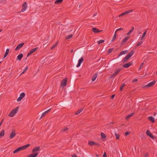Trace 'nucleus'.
Wrapping results in <instances>:
<instances>
[{"label": "nucleus", "mask_w": 157, "mask_h": 157, "mask_svg": "<svg viewBox=\"0 0 157 157\" xmlns=\"http://www.w3.org/2000/svg\"><path fill=\"white\" fill-rule=\"evenodd\" d=\"M19 107H17L13 109L9 114L8 116L10 117H13L17 113V111H18Z\"/></svg>", "instance_id": "obj_1"}, {"label": "nucleus", "mask_w": 157, "mask_h": 157, "mask_svg": "<svg viewBox=\"0 0 157 157\" xmlns=\"http://www.w3.org/2000/svg\"><path fill=\"white\" fill-rule=\"evenodd\" d=\"M67 81L68 78H65L63 79L61 81L60 87L63 88L67 86Z\"/></svg>", "instance_id": "obj_2"}, {"label": "nucleus", "mask_w": 157, "mask_h": 157, "mask_svg": "<svg viewBox=\"0 0 157 157\" xmlns=\"http://www.w3.org/2000/svg\"><path fill=\"white\" fill-rule=\"evenodd\" d=\"M156 82V81L154 80L153 81L150 82L147 85L144 86L142 88L151 87L154 85L155 83Z\"/></svg>", "instance_id": "obj_3"}, {"label": "nucleus", "mask_w": 157, "mask_h": 157, "mask_svg": "<svg viewBox=\"0 0 157 157\" xmlns=\"http://www.w3.org/2000/svg\"><path fill=\"white\" fill-rule=\"evenodd\" d=\"M38 47H36L31 49L28 54L27 56V57H29L32 54L37 51L38 49Z\"/></svg>", "instance_id": "obj_4"}, {"label": "nucleus", "mask_w": 157, "mask_h": 157, "mask_svg": "<svg viewBox=\"0 0 157 157\" xmlns=\"http://www.w3.org/2000/svg\"><path fill=\"white\" fill-rule=\"evenodd\" d=\"M25 95V94L24 93H22L20 94V96L17 98V101H20L23 98Z\"/></svg>", "instance_id": "obj_5"}, {"label": "nucleus", "mask_w": 157, "mask_h": 157, "mask_svg": "<svg viewBox=\"0 0 157 157\" xmlns=\"http://www.w3.org/2000/svg\"><path fill=\"white\" fill-rule=\"evenodd\" d=\"M24 43H21L20 44H19L18 45H17L16 48L15 49V51H17L20 49L24 45Z\"/></svg>", "instance_id": "obj_6"}, {"label": "nucleus", "mask_w": 157, "mask_h": 157, "mask_svg": "<svg viewBox=\"0 0 157 157\" xmlns=\"http://www.w3.org/2000/svg\"><path fill=\"white\" fill-rule=\"evenodd\" d=\"M147 135L149 136L151 138L154 139V136L151 133L149 130H147L146 132Z\"/></svg>", "instance_id": "obj_7"}, {"label": "nucleus", "mask_w": 157, "mask_h": 157, "mask_svg": "<svg viewBox=\"0 0 157 157\" xmlns=\"http://www.w3.org/2000/svg\"><path fill=\"white\" fill-rule=\"evenodd\" d=\"M132 63H133L132 62H128L124 64L123 66V67L125 68H128L132 65Z\"/></svg>", "instance_id": "obj_8"}, {"label": "nucleus", "mask_w": 157, "mask_h": 157, "mask_svg": "<svg viewBox=\"0 0 157 157\" xmlns=\"http://www.w3.org/2000/svg\"><path fill=\"white\" fill-rule=\"evenodd\" d=\"M27 3L25 2L22 5V8L21 10V11L22 12L25 11L27 8Z\"/></svg>", "instance_id": "obj_9"}, {"label": "nucleus", "mask_w": 157, "mask_h": 157, "mask_svg": "<svg viewBox=\"0 0 157 157\" xmlns=\"http://www.w3.org/2000/svg\"><path fill=\"white\" fill-rule=\"evenodd\" d=\"M84 60V59L82 57L80 59H79L78 61V64L77 65L76 67H79L81 63L83 62Z\"/></svg>", "instance_id": "obj_10"}, {"label": "nucleus", "mask_w": 157, "mask_h": 157, "mask_svg": "<svg viewBox=\"0 0 157 157\" xmlns=\"http://www.w3.org/2000/svg\"><path fill=\"white\" fill-rule=\"evenodd\" d=\"M38 154V152H36L34 153H32L31 154L27 155L28 157H36Z\"/></svg>", "instance_id": "obj_11"}, {"label": "nucleus", "mask_w": 157, "mask_h": 157, "mask_svg": "<svg viewBox=\"0 0 157 157\" xmlns=\"http://www.w3.org/2000/svg\"><path fill=\"white\" fill-rule=\"evenodd\" d=\"M16 135V134L15 133V131H13L10 135V139H12Z\"/></svg>", "instance_id": "obj_12"}, {"label": "nucleus", "mask_w": 157, "mask_h": 157, "mask_svg": "<svg viewBox=\"0 0 157 157\" xmlns=\"http://www.w3.org/2000/svg\"><path fill=\"white\" fill-rule=\"evenodd\" d=\"M92 31L94 33H97L101 32L102 30H100L95 28H93L92 29Z\"/></svg>", "instance_id": "obj_13"}, {"label": "nucleus", "mask_w": 157, "mask_h": 157, "mask_svg": "<svg viewBox=\"0 0 157 157\" xmlns=\"http://www.w3.org/2000/svg\"><path fill=\"white\" fill-rule=\"evenodd\" d=\"M134 53V51L133 50H132L127 55V56L129 58H131L132 56L133 55Z\"/></svg>", "instance_id": "obj_14"}, {"label": "nucleus", "mask_w": 157, "mask_h": 157, "mask_svg": "<svg viewBox=\"0 0 157 157\" xmlns=\"http://www.w3.org/2000/svg\"><path fill=\"white\" fill-rule=\"evenodd\" d=\"M128 52V51L126 50H124L123 51H122V52H121L120 53H119V54L118 55L117 57H119L120 56L127 53Z\"/></svg>", "instance_id": "obj_15"}, {"label": "nucleus", "mask_w": 157, "mask_h": 157, "mask_svg": "<svg viewBox=\"0 0 157 157\" xmlns=\"http://www.w3.org/2000/svg\"><path fill=\"white\" fill-rule=\"evenodd\" d=\"M40 147L39 146L36 147L33 149L32 152L33 153L35 152H37V151H39L40 150Z\"/></svg>", "instance_id": "obj_16"}, {"label": "nucleus", "mask_w": 157, "mask_h": 157, "mask_svg": "<svg viewBox=\"0 0 157 157\" xmlns=\"http://www.w3.org/2000/svg\"><path fill=\"white\" fill-rule=\"evenodd\" d=\"M129 59V58L126 56L122 59V61L123 63L126 62L128 61Z\"/></svg>", "instance_id": "obj_17"}, {"label": "nucleus", "mask_w": 157, "mask_h": 157, "mask_svg": "<svg viewBox=\"0 0 157 157\" xmlns=\"http://www.w3.org/2000/svg\"><path fill=\"white\" fill-rule=\"evenodd\" d=\"M129 36H126L122 41L121 42V44H123L124 43L126 42L127 41V40L129 39Z\"/></svg>", "instance_id": "obj_18"}, {"label": "nucleus", "mask_w": 157, "mask_h": 157, "mask_svg": "<svg viewBox=\"0 0 157 157\" xmlns=\"http://www.w3.org/2000/svg\"><path fill=\"white\" fill-rule=\"evenodd\" d=\"M148 120L152 123H154L155 121L154 118L152 116H150L148 118Z\"/></svg>", "instance_id": "obj_19"}, {"label": "nucleus", "mask_w": 157, "mask_h": 157, "mask_svg": "<svg viewBox=\"0 0 157 157\" xmlns=\"http://www.w3.org/2000/svg\"><path fill=\"white\" fill-rule=\"evenodd\" d=\"M98 74V73H96L93 75L92 78V81L93 82H94L95 80L97 78Z\"/></svg>", "instance_id": "obj_20"}, {"label": "nucleus", "mask_w": 157, "mask_h": 157, "mask_svg": "<svg viewBox=\"0 0 157 157\" xmlns=\"http://www.w3.org/2000/svg\"><path fill=\"white\" fill-rule=\"evenodd\" d=\"M134 114V113H132L128 115V116L126 117L125 118L126 120H128L130 117L133 116Z\"/></svg>", "instance_id": "obj_21"}, {"label": "nucleus", "mask_w": 157, "mask_h": 157, "mask_svg": "<svg viewBox=\"0 0 157 157\" xmlns=\"http://www.w3.org/2000/svg\"><path fill=\"white\" fill-rule=\"evenodd\" d=\"M23 55L21 53L17 57V59L19 60H21L23 57Z\"/></svg>", "instance_id": "obj_22"}, {"label": "nucleus", "mask_w": 157, "mask_h": 157, "mask_svg": "<svg viewBox=\"0 0 157 157\" xmlns=\"http://www.w3.org/2000/svg\"><path fill=\"white\" fill-rule=\"evenodd\" d=\"M88 144L89 146H93L95 144V142L94 141H90L88 142Z\"/></svg>", "instance_id": "obj_23"}, {"label": "nucleus", "mask_w": 157, "mask_h": 157, "mask_svg": "<svg viewBox=\"0 0 157 157\" xmlns=\"http://www.w3.org/2000/svg\"><path fill=\"white\" fill-rule=\"evenodd\" d=\"M30 145V144H27L22 146L21 147L22 150H24L27 147H28Z\"/></svg>", "instance_id": "obj_24"}, {"label": "nucleus", "mask_w": 157, "mask_h": 157, "mask_svg": "<svg viewBox=\"0 0 157 157\" xmlns=\"http://www.w3.org/2000/svg\"><path fill=\"white\" fill-rule=\"evenodd\" d=\"M21 150H21V147H18L17 149H16V150H15L13 151V153L14 154H15Z\"/></svg>", "instance_id": "obj_25"}, {"label": "nucleus", "mask_w": 157, "mask_h": 157, "mask_svg": "<svg viewBox=\"0 0 157 157\" xmlns=\"http://www.w3.org/2000/svg\"><path fill=\"white\" fill-rule=\"evenodd\" d=\"M83 108H82L78 110L75 113V114L77 115L79 114L80 113H81L82 110H83Z\"/></svg>", "instance_id": "obj_26"}, {"label": "nucleus", "mask_w": 157, "mask_h": 157, "mask_svg": "<svg viewBox=\"0 0 157 157\" xmlns=\"http://www.w3.org/2000/svg\"><path fill=\"white\" fill-rule=\"evenodd\" d=\"M63 0H56L55 2V4H59L61 3Z\"/></svg>", "instance_id": "obj_27"}, {"label": "nucleus", "mask_w": 157, "mask_h": 157, "mask_svg": "<svg viewBox=\"0 0 157 157\" xmlns=\"http://www.w3.org/2000/svg\"><path fill=\"white\" fill-rule=\"evenodd\" d=\"M134 27L132 26V27L131 29H130V30L127 33V35H129L134 30Z\"/></svg>", "instance_id": "obj_28"}, {"label": "nucleus", "mask_w": 157, "mask_h": 157, "mask_svg": "<svg viewBox=\"0 0 157 157\" xmlns=\"http://www.w3.org/2000/svg\"><path fill=\"white\" fill-rule=\"evenodd\" d=\"M101 138L102 139H105L106 138V135L103 132L101 133Z\"/></svg>", "instance_id": "obj_29"}, {"label": "nucleus", "mask_w": 157, "mask_h": 157, "mask_svg": "<svg viewBox=\"0 0 157 157\" xmlns=\"http://www.w3.org/2000/svg\"><path fill=\"white\" fill-rule=\"evenodd\" d=\"M5 134V131L2 130L0 133V137H2L4 136Z\"/></svg>", "instance_id": "obj_30"}, {"label": "nucleus", "mask_w": 157, "mask_h": 157, "mask_svg": "<svg viewBox=\"0 0 157 157\" xmlns=\"http://www.w3.org/2000/svg\"><path fill=\"white\" fill-rule=\"evenodd\" d=\"M28 67H26L24 69L23 71L21 74L20 75H22L24 73H25L28 70Z\"/></svg>", "instance_id": "obj_31"}, {"label": "nucleus", "mask_w": 157, "mask_h": 157, "mask_svg": "<svg viewBox=\"0 0 157 157\" xmlns=\"http://www.w3.org/2000/svg\"><path fill=\"white\" fill-rule=\"evenodd\" d=\"M121 69H118L117 70H116L114 73L117 75L120 72Z\"/></svg>", "instance_id": "obj_32"}, {"label": "nucleus", "mask_w": 157, "mask_h": 157, "mask_svg": "<svg viewBox=\"0 0 157 157\" xmlns=\"http://www.w3.org/2000/svg\"><path fill=\"white\" fill-rule=\"evenodd\" d=\"M116 36H117V35H116V32H115L114 34L113 35V38H112V39L111 41H113L115 39L116 37Z\"/></svg>", "instance_id": "obj_33"}, {"label": "nucleus", "mask_w": 157, "mask_h": 157, "mask_svg": "<svg viewBox=\"0 0 157 157\" xmlns=\"http://www.w3.org/2000/svg\"><path fill=\"white\" fill-rule=\"evenodd\" d=\"M115 134L116 139L118 140L119 138L120 135L119 134H117L116 133H115Z\"/></svg>", "instance_id": "obj_34"}, {"label": "nucleus", "mask_w": 157, "mask_h": 157, "mask_svg": "<svg viewBox=\"0 0 157 157\" xmlns=\"http://www.w3.org/2000/svg\"><path fill=\"white\" fill-rule=\"evenodd\" d=\"M72 36H73V35H72V34L68 35L66 37V39H70L71 38Z\"/></svg>", "instance_id": "obj_35"}, {"label": "nucleus", "mask_w": 157, "mask_h": 157, "mask_svg": "<svg viewBox=\"0 0 157 157\" xmlns=\"http://www.w3.org/2000/svg\"><path fill=\"white\" fill-rule=\"evenodd\" d=\"M147 30H145L144 32V33L143 34V35H142V37H141L142 39L143 38H144V37L145 36L146 34V33H147Z\"/></svg>", "instance_id": "obj_36"}, {"label": "nucleus", "mask_w": 157, "mask_h": 157, "mask_svg": "<svg viewBox=\"0 0 157 157\" xmlns=\"http://www.w3.org/2000/svg\"><path fill=\"white\" fill-rule=\"evenodd\" d=\"M58 41H57L56 43L55 44L53 45V46L51 48V49H53L54 48H55L56 47L57 44H58Z\"/></svg>", "instance_id": "obj_37"}, {"label": "nucleus", "mask_w": 157, "mask_h": 157, "mask_svg": "<svg viewBox=\"0 0 157 157\" xmlns=\"http://www.w3.org/2000/svg\"><path fill=\"white\" fill-rule=\"evenodd\" d=\"M116 75V74H115L114 73H113L111 74V75H110V77H109V78H113V77H115Z\"/></svg>", "instance_id": "obj_38"}, {"label": "nucleus", "mask_w": 157, "mask_h": 157, "mask_svg": "<svg viewBox=\"0 0 157 157\" xmlns=\"http://www.w3.org/2000/svg\"><path fill=\"white\" fill-rule=\"evenodd\" d=\"M68 129V128H64L62 129L61 131L62 132H65Z\"/></svg>", "instance_id": "obj_39"}, {"label": "nucleus", "mask_w": 157, "mask_h": 157, "mask_svg": "<svg viewBox=\"0 0 157 157\" xmlns=\"http://www.w3.org/2000/svg\"><path fill=\"white\" fill-rule=\"evenodd\" d=\"M113 50V48H112L109 49V50L108 51V53L109 54L111 53L112 52V51Z\"/></svg>", "instance_id": "obj_40"}, {"label": "nucleus", "mask_w": 157, "mask_h": 157, "mask_svg": "<svg viewBox=\"0 0 157 157\" xmlns=\"http://www.w3.org/2000/svg\"><path fill=\"white\" fill-rule=\"evenodd\" d=\"M104 42V40H99L98 42V44H100L101 43H102Z\"/></svg>", "instance_id": "obj_41"}, {"label": "nucleus", "mask_w": 157, "mask_h": 157, "mask_svg": "<svg viewBox=\"0 0 157 157\" xmlns=\"http://www.w3.org/2000/svg\"><path fill=\"white\" fill-rule=\"evenodd\" d=\"M143 43L142 41L139 42L136 45V47H138L142 44Z\"/></svg>", "instance_id": "obj_42"}, {"label": "nucleus", "mask_w": 157, "mask_h": 157, "mask_svg": "<svg viewBox=\"0 0 157 157\" xmlns=\"http://www.w3.org/2000/svg\"><path fill=\"white\" fill-rule=\"evenodd\" d=\"M132 12V10H129L128 11L125 12V13H126V14H127L131 12Z\"/></svg>", "instance_id": "obj_43"}, {"label": "nucleus", "mask_w": 157, "mask_h": 157, "mask_svg": "<svg viewBox=\"0 0 157 157\" xmlns=\"http://www.w3.org/2000/svg\"><path fill=\"white\" fill-rule=\"evenodd\" d=\"M114 123V122H113V121L111 122H110V123H109L106 124V126H108L109 125L111 126V124H113Z\"/></svg>", "instance_id": "obj_44"}, {"label": "nucleus", "mask_w": 157, "mask_h": 157, "mask_svg": "<svg viewBox=\"0 0 157 157\" xmlns=\"http://www.w3.org/2000/svg\"><path fill=\"white\" fill-rule=\"evenodd\" d=\"M9 49H8V48L6 50V51L5 54L6 55H8V53H9Z\"/></svg>", "instance_id": "obj_45"}, {"label": "nucleus", "mask_w": 157, "mask_h": 157, "mask_svg": "<svg viewBox=\"0 0 157 157\" xmlns=\"http://www.w3.org/2000/svg\"><path fill=\"white\" fill-rule=\"evenodd\" d=\"M46 113H45V112H44V113H43V114H42V115H41L40 118V119H41L42 117H44L45 114H46Z\"/></svg>", "instance_id": "obj_46"}, {"label": "nucleus", "mask_w": 157, "mask_h": 157, "mask_svg": "<svg viewBox=\"0 0 157 157\" xmlns=\"http://www.w3.org/2000/svg\"><path fill=\"white\" fill-rule=\"evenodd\" d=\"M123 28H120L118 29H117V30L115 32H116V33L117 31L123 30Z\"/></svg>", "instance_id": "obj_47"}, {"label": "nucleus", "mask_w": 157, "mask_h": 157, "mask_svg": "<svg viewBox=\"0 0 157 157\" xmlns=\"http://www.w3.org/2000/svg\"><path fill=\"white\" fill-rule=\"evenodd\" d=\"M125 13V12H124L122 13H121V14H120L119 15V17H122V16L124 15H125L126 14V13Z\"/></svg>", "instance_id": "obj_48"}, {"label": "nucleus", "mask_w": 157, "mask_h": 157, "mask_svg": "<svg viewBox=\"0 0 157 157\" xmlns=\"http://www.w3.org/2000/svg\"><path fill=\"white\" fill-rule=\"evenodd\" d=\"M138 81V79H133L132 82V83H135Z\"/></svg>", "instance_id": "obj_49"}, {"label": "nucleus", "mask_w": 157, "mask_h": 157, "mask_svg": "<svg viewBox=\"0 0 157 157\" xmlns=\"http://www.w3.org/2000/svg\"><path fill=\"white\" fill-rule=\"evenodd\" d=\"M103 157H107V155L105 152H104L103 154Z\"/></svg>", "instance_id": "obj_50"}, {"label": "nucleus", "mask_w": 157, "mask_h": 157, "mask_svg": "<svg viewBox=\"0 0 157 157\" xmlns=\"http://www.w3.org/2000/svg\"><path fill=\"white\" fill-rule=\"evenodd\" d=\"M129 134V132H125V136H127Z\"/></svg>", "instance_id": "obj_51"}, {"label": "nucleus", "mask_w": 157, "mask_h": 157, "mask_svg": "<svg viewBox=\"0 0 157 157\" xmlns=\"http://www.w3.org/2000/svg\"><path fill=\"white\" fill-rule=\"evenodd\" d=\"M51 109H48V110L45 111V113H46L47 114L50 110Z\"/></svg>", "instance_id": "obj_52"}, {"label": "nucleus", "mask_w": 157, "mask_h": 157, "mask_svg": "<svg viewBox=\"0 0 157 157\" xmlns=\"http://www.w3.org/2000/svg\"><path fill=\"white\" fill-rule=\"evenodd\" d=\"M72 157H77V156L76 154H73L72 155Z\"/></svg>", "instance_id": "obj_53"}, {"label": "nucleus", "mask_w": 157, "mask_h": 157, "mask_svg": "<svg viewBox=\"0 0 157 157\" xmlns=\"http://www.w3.org/2000/svg\"><path fill=\"white\" fill-rule=\"evenodd\" d=\"M115 96V94H113L112 95L111 97V99H113Z\"/></svg>", "instance_id": "obj_54"}, {"label": "nucleus", "mask_w": 157, "mask_h": 157, "mask_svg": "<svg viewBox=\"0 0 157 157\" xmlns=\"http://www.w3.org/2000/svg\"><path fill=\"white\" fill-rule=\"evenodd\" d=\"M3 121H4V119H3L1 121V122H0V126H1V124H2V123L3 122Z\"/></svg>", "instance_id": "obj_55"}, {"label": "nucleus", "mask_w": 157, "mask_h": 157, "mask_svg": "<svg viewBox=\"0 0 157 157\" xmlns=\"http://www.w3.org/2000/svg\"><path fill=\"white\" fill-rule=\"evenodd\" d=\"M123 87L122 86H121L120 88V90L121 91L122 90H123Z\"/></svg>", "instance_id": "obj_56"}, {"label": "nucleus", "mask_w": 157, "mask_h": 157, "mask_svg": "<svg viewBox=\"0 0 157 157\" xmlns=\"http://www.w3.org/2000/svg\"><path fill=\"white\" fill-rule=\"evenodd\" d=\"M95 145H97L98 146H100V145L99 144H98V143H95Z\"/></svg>", "instance_id": "obj_57"}, {"label": "nucleus", "mask_w": 157, "mask_h": 157, "mask_svg": "<svg viewBox=\"0 0 157 157\" xmlns=\"http://www.w3.org/2000/svg\"><path fill=\"white\" fill-rule=\"evenodd\" d=\"M7 56V55H6V54H5V55H4V57H3V59H4L6 57V56Z\"/></svg>", "instance_id": "obj_58"}, {"label": "nucleus", "mask_w": 157, "mask_h": 157, "mask_svg": "<svg viewBox=\"0 0 157 157\" xmlns=\"http://www.w3.org/2000/svg\"><path fill=\"white\" fill-rule=\"evenodd\" d=\"M143 64H144V63H142L141 64V65H140V69H141V68L143 66Z\"/></svg>", "instance_id": "obj_59"}, {"label": "nucleus", "mask_w": 157, "mask_h": 157, "mask_svg": "<svg viewBox=\"0 0 157 157\" xmlns=\"http://www.w3.org/2000/svg\"><path fill=\"white\" fill-rule=\"evenodd\" d=\"M97 15V13H94L93 15V17H94L95 16H96V15Z\"/></svg>", "instance_id": "obj_60"}, {"label": "nucleus", "mask_w": 157, "mask_h": 157, "mask_svg": "<svg viewBox=\"0 0 157 157\" xmlns=\"http://www.w3.org/2000/svg\"><path fill=\"white\" fill-rule=\"evenodd\" d=\"M148 156V154H145V157H147Z\"/></svg>", "instance_id": "obj_61"}, {"label": "nucleus", "mask_w": 157, "mask_h": 157, "mask_svg": "<svg viewBox=\"0 0 157 157\" xmlns=\"http://www.w3.org/2000/svg\"><path fill=\"white\" fill-rule=\"evenodd\" d=\"M96 156L97 157H99V155L97 154L96 153Z\"/></svg>", "instance_id": "obj_62"}, {"label": "nucleus", "mask_w": 157, "mask_h": 157, "mask_svg": "<svg viewBox=\"0 0 157 157\" xmlns=\"http://www.w3.org/2000/svg\"><path fill=\"white\" fill-rule=\"evenodd\" d=\"M124 83L123 84H122V86L124 87Z\"/></svg>", "instance_id": "obj_63"}, {"label": "nucleus", "mask_w": 157, "mask_h": 157, "mask_svg": "<svg viewBox=\"0 0 157 157\" xmlns=\"http://www.w3.org/2000/svg\"><path fill=\"white\" fill-rule=\"evenodd\" d=\"M156 113H154V116H155V115L156 114Z\"/></svg>", "instance_id": "obj_64"}]
</instances>
